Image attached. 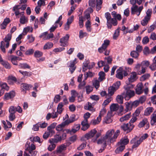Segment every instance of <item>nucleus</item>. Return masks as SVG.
Masks as SVG:
<instances>
[{
	"label": "nucleus",
	"instance_id": "nucleus-62",
	"mask_svg": "<svg viewBox=\"0 0 156 156\" xmlns=\"http://www.w3.org/2000/svg\"><path fill=\"white\" fill-rule=\"evenodd\" d=\"M120 84L121 83L120 81H117L115 83H114L112 86V87H113V88L116 90L119 88V86L120 85Z\"/></svg>",
	"mask_w": 156,
	"mask_h": 156
},
{
	"label": "nucleus",
	"instance_id": "nucleus-49",
	"mask_svg": "<svg viewBox=\"0 0 156 156\" xmlns=\"http://www.w3.org/2000/svg\"><path fill=\"white\" fill-rule=\"evenodd\" d=\"M119 34V28H117L115 31V32L113 35V38L114 39H116L118 37Z\"/></svg>",
	"mask_w": 156,
	"mask_h": 156
},
{
	"label": "nucleus",
	"instance_id": "nucleus-22",
	"mask_svg": "<svg viewBox=\"0 0 156 156\" xmlns=\"http://www.w3.org/2000/svg\"><path fill=\"white\" fill-rule=\"evenodd\" d=\"M84 108L87 110L92 111V112L95 111V109L92 105L91 103L89 102H88L86 105L84 106Z\"/></svg>",
	"mask_w": 156,
	"mask_h": 156
},
{
	"label": "nucleus",
	"instance_id": "nucleus-39",
	"mask_svg": "<svg viewBox=\"0 0 156 156\" xmlns=\"http://www.w3.org/2000/svg\"><path fill=\"white\" fill-rule=\"evenodd\" d=\"M139 53L137 51H133L130 52V56L133 58H137L139 55Z\"/></svg>",
	"mask_w": 156,
	"mask_h": 156
},
{
	"label": "nucleus",
	"instance_id": "nucleus-56",
	"mask_svg": "<svg viewBox=\"0 0 156 156\" xmlns=\"http://www.w3.org/2000/svg\"><path fill=\"white\" fill-rule=\"evenodd\" d=\"M42 55V52L39 51H36L34 53V56L36 58L40 57Z\"/></svg>",
	"mask_w": 156,
	"mask_h": 156
},
{
	"label": "nucleus",
	"instance_id": "nucleus-30",
	"mask_svg": "<svg viewBox=\"0 0 156 156\" xmlns=\"http://www.w3.org/2000/svg\"><path fill=\"white\" fill-rule=\"evenodd\" d=\"M21 87L23 88V90H29L32 87V86L26 83H23L21 84Z\"/></svg>",
	"mask_w": 156,
	"mask_h": 156
},
{
	"label": "nucleus",
	"instance_id": "nucleus-24",
	"mask_svg": "<svg viewBox=\"0 0 156 156\" xmlns=\"http://www.w3.org/2000/svg\"><path fill=\"white\" fill-rule=\"evenodd\" d=\"M151 124L154 125L156 124V110L154 112L151 116Z\"/></svg>",
	"mask_w": 156,
	"mask_h": 156
},
{
	"label": "nucleus",
	"instance_id": "nucleus-61",
	"mask_svg": "<svg viewBox=\"0 0 156 156\" xmlns=\"http://www.w3.org/2000/svg\"><path fill=\"white\" fill-rule=\"evenodd\" d=\"M1 64L7 69H9L11 68V66L7 62L4 61Z\"/></svg>",
	"mask_w": 156,
	"mask_h": 156
},
{
	"label": "nucleus",
	"instance_id": "nucleus-23",
	"mask_svg": "<svg viewBox=\"0 0 156 156\" xmlns=\"http://www.w3.org/2000/svg\"><path fill=\"white\" fill-rule=\"evenodd\" d=\"M121 71L124 76H127L128 73L131 72V69L129 68L125 67L124 69L122 67Z\"/></svg>",
	"mask_w": 156,
	"mask_h": 156
},
{
	"label": "nucleus",
	"instance_id": "nucleus-1",
	"mask_svg": "<svg viewBox=\"0 0 156 156\" xmlns=\"http://www.w3.org/2000/svg\"><path fill=\"white\" fill-rule=\"evenodd\" d=\"M120 131L119 130H117L115 132L113 129H112L108 131L104 136L107 140H110V142H112L115 141Z\"/></svg>",
	"mask_w": 156,
	"mask_h": 156
},
{
	"label": "nucleus",
	"instance_id": "nucleus-27",
	"mask_svg": "<svg viewBox=\"0 0 156 156\" xmlns=\"http://www.w3.org/2000/svg\"><path fill=\"white\" fill-rule=\"evenodd\" d=\"M100 81L97 79V78L94 79L92 81L93 85L97 89L100 87Z\"/></svg>",
	"mask_w": 156,
	"mask_h": 156
},
{
	"label": "nucleus",
	"instance_id": "nucleus-38",
	"mask_svg": "<svg viewBox=\"0 0 156 156\" xmlns=\"http://www.w3.org/2000/svg\"><path fill=\"white\" fill-rule=\"evenodd\" d=\"M150 75L149 73H146L142 75L140 77V80L141 81H144L148 79L150 77Z\"/></svg>",
	"mask_w": 156,
	"mask_h": 156
},
{
	"label": "nucleus",
	"instance_id": "nucleus-25",
	"mask_svg": "<svg viewBox=\"0 0 156 156\" xmlns=\"http://www.w3.org/2000/svg\"><path fill=\"white\" fill-rule=\"evenodd\" d=\"M131 117V113L129 112L128 114L125 115L123 117H121L119 120L121 122H123L124 121L128 120Z\"/></svg>",
	"mask_w": 156,
	"mask_h": 156
},
{
	"label": "nucleus",
	"instance_id": "nucleus-59",
	"mask_svg": "<svg viewBox=\"0 0 156 156\" xmlns=\"http://www.w3.org/2000/svg\"><path fill=\"white\" fill-rule=\"evenodd\" d=\"M85 26L87 30L89 32H90L91 31V28H90V22L89 20H88L86 22Z\"/></svg>",
	"mask_w": 156,
	"mask_h": 156
},
{
	"label": "nucleus",
	"instance_id": "nucleus-9",
	"mask_svg": "<svg viewBox=\"0 0 156 156\" xmlns=\"http://www.w3.org/2000/svg\"><path fill=\"white\" fill-rule=\"evenodd\" d=\"M144 87L142 83H139L136 86L135 88L136 93L137 94H140L143 92Z\"/></svg>",
	"mask_w": 156,
	"mask_h": 156
},
{
	"label": "nucleus",
	"instance_id": "nucleus-29",
	"mask_svg": "<svg viewBox=\"0 0 156 156\" xmlns=\"http://www.w3.org/2000/svg\"><path fill=\"white\" fill-rule=\"evenodd\" d=\"M63 106L62 103L60 102L58 105L57 107V112L59 114H61L63 110Z\"/></svg>",
	"mask_w": 156,
	"mask_h": 156
},
{
	"label": "nucleus",
	"instance_id": "nucleus-55",
	"mask_svg": "<svg viewBox=\"0 0 156 156\" xmlns=\"http://www.w3.org/2000/svg\"><path fill=\"white\" fill-rule=\"evenodd\" d=\"M110 44V41L108 40H106L104 41V43L102 44V46L103 47L106 49L108 46Z\"/></svg>",
	"mask_w": 156,
	"mask_h": 156
},
{
	"label": "nucleus",
	"instance_id": "nucleus-17",
	"mask_svg": "<svg viewBox=\"0 0 156 156\" xmlns=\"http://www.w3.org/2000/svg\"><path fill=\"white\" fill-rule=\"evenodd\" d=\"M136 74L135 72H132L130 74V77L128 78L129 83H132L136 80Z\"/></svg>",
	"mask_w": 156,
	"mask_h": 156
},
{
	"label": "nucleus",
	"instance_id": "nucleus-52",
	"mask_svg": "<svg viewBox=\"0 0 156 156\" xmlns=\"http://www.w3.org/2000/svg\"><path fill=\"white\" fill-rule=\"evenodd\" d=\"M16 107L11 106L9 108V112L10 113L15 114L16 112Z\"/></svg>",
	"mask_w": 156,
	"mask_h": 156
},
{
	"label": "nucleus",
	"instance_id": "nucleus-3",
	"mask_svg": "<svg viewBox=\"0 0 156 156\" xmlns=\"http://www.w3.org/2000/svg\"><path fill=\"white\" fill-rule=\"evenodd\" d=\"M105 16L107 20V25L108 29H111L112 24L114 26L117 24V22L115 18H112L111 15L109 12H107L105 13Z\"/></svg>",
	"mask_w": 156,
	"mask_h": 156
},
{
	"label": "nucleus",
	"instance_id": "nucleus-63",
	"mask_svg": "<svg viewBox=\"0 0 156 156\" xmlns=\"http://www.w3.org/2000/svg\"><path fill=\"white\" fill-rule=\"evenodd\" d=\"M86 144L87 143L86 142L82 143L77 147V150L80 151L86 147Z\"/></svg>",
	"mask_w": 156,
	"mask_h": 156
},
{
	"label": "nucleus",
	"instance_id": "nucleus-10",
	"mask_svg": "<svg viewBox=\"0 0 156 156\" xmlns=\"http://www.w3.org/2000/svg\"><path fill=\"white\" fill-rule=\"evenodd\" d=\"M142 142V138H140L139 140H137L136 138H134L130 141L132 144H133L132 147L133 148L137 147Z\"/></svg>",
	"mask_w": 156,
	"mask_h": 156
},
{
	"label": "nucleus",
	"instance_id": "nucleus-42",
	"mask_svg": "<svg viewBox=\"0 0 156 156\" xmlns=\"http://www.w3.org/2000/svg\"><path fill=\"white\" fill-rule=\"evenodd\" d=\"M76 119L75 118V115H72L70 117L69 120H66L65 121L67 122H66L67 123V124L68 125L69 123H72L75 121Z\"/></svg>",
	"mask_w": 156,
	"mask_h": 156
},
{
	"label": "nucleus",
	"instance_id": "nucleus-40",
	"mask_svg": "<svg viewBox=\"0 0 156 156\" xmlns=\"http://www.w3.org/2000/svg\"><path fill=\"white\" fill-rule=\"evenodd\" d=\"M101 120V118L100 116H98L97 119L92 120L91 121V123L93 125H95L98 124Z\"/></svg>",
	"mask_w": 156,
	"mask_h": 156
},
{
	"label": "nucleus",
	"instance_id": "nucleus-26",
	"mask_svg": "<svg viewBox=\"0 0 156 156\" xmlns=\"http://www.w3.org/2000/svg\"><path fill=\"white\" fill-rule=\"evenodd\" d=\"M122 70V67L119 68L116 71L117 74H116V77L120 79H122L123 77V75L121 71Z\"/></svg>",
	"mask_w": 156,
	"mask_h": 156
},
{
	"label": "nucleus",
	"instance_id": "nucleus-44",
	"mask_svg": "<svg viewBox=\"0 0 156 156\" xmlns=\"http://www.w3.org/2000/svg\"><path fill=\"white\" fill-rule=\"evenodd\" d=\"M141 67L147 68L150 65V62L148 61H144L141 62Z\"/></svg>",
	"mask_w": 156,
	"mask_h": 156
},
{
	"label": "nucleus",
	"instance_id": "nucleus-53",
	"mask_svg": "<svg viewBox=\"0 0 156 156\" xmlns=\"http://www.w3.org/2000/svg\"><path fill=\"white\" fill-rule=\"evenodd\" d=\"M19 66L20 68L22 69H30V66L26 63H20L19 65Z\"/></svg>",
	"mask_w": 156,
	"mask_h": 156
},
{
	"label": "nucleus",
	"instance_id": "nucleus-45",
	"mask_svg": "<svg viewBox=\"0 0 156 156\" xmlns=\"http://www.w3.org/2000/svg\"><path fill=\"white\" fill-rule=\"evenodd\" d=\"M123 97L121 95H118L116 98V100L119 103L122 104L123 103Z\"/></svg>",
	"mask_w": 156,
	"mask_h": 156
},
{
	"label": "nucleus",
	"instance_id": "nucleus-19",
	"mask_svg": "<svg viewBox=\"0 0 156 156\" xmlns=\"http://www.w3.org/2000/svg\"><path fill=\"white\" fill-rule=\"evenodd\" d=\"M65 121L62 122L61 124L58 125L56 127V130L58 131H62L64 130L63 129L65 126L68 125L67 123Z\"/></svg>",
	"mask_w": 156,
	"mask_h": 156
},
{
	"label": "nucleus",
	"instance_id": "nucleus-46",
	"mask_svg": "<svg viewBox=\"0 0 156 156\" xmlns=\"http://www.w3.org/2000/svg\"><path fill=\"white\" fill-rule=\"evenodd\" d=\"M53 46V43L48 42L43 47L44 49H47L51 48Z\"/></svg>",
	"mask_w": 156,
	"mask_h": 156
},
{
	"label": "nucleus",
	"instance_id": "nucleus-33",
	"mask_svg": "<svg viewBox=\"0 0 156 156\" xmlns=\"http://www.w3.org/2000/svg\"><path fill=\"white\" fill-rule=\"evenodd\" d=\"M110 108L112 111H117L119 108V105L118 104H113L110 106Z\"/></svg>",
	"mask_w": 156,
	"mask_h": 156
},
{
	"label": "nucleus",
	"instance_id": "nucleus-60",
	"mask_svg": "<svg viewBox=\"0 0 156 156\" xmlns=\"http://www.w3.org/2000/svg\"><path fill=\"white\" fill-rule=\"evenodd\" d=\"M0 87H1L2 89H5L6 90L9 89V87L7 86V84L5 83H0Z\"/></svg>",
	"mask_w": 156,
	"mask_h": 156
},
{
	"label": "nucleus",
	"instance_id": "nucleus-12",
	"mask_svg": "<svg viewBox=\"0 0 156 156\" xmlns=\"http://www.w3.org/2000/svg\"><path fill=\"white\" fill-rule=\"evenodd\" d=\"M28 21V19L27 17L24 15V12H22L20 13V22L21 24H25L27 23Z\"/></svg>",
	"mask_w": 156,
	"mask_h": 156
},
{
	"label": "nucleus",
	"instance_id": "nucleus-6",
	"mask_svg": "<svg viewBox=\"0 0 156 156\" xmlns=\"http://www.w3.org/2000/svg\"><path fill=\"white\" fill-rule=\"evenodd\" d=\"M96 133L97 131L95 129H92L88 133L86 134L84 136L81 138V140L82 141L88 140L93 137Z\"/></svg>",
	"mask_w": 156,
	"mask_h": 156
},
{
	"label": "nucleus",
	"instance_id": "nucleus-8",
	"mask_svg": "<svg viewBox=\"0 0 156 156\" xmlns=\"http://www.w3.org/2000/svg\"><path fill=\"white\" fill-rule=\"evenodd\" d=\"M69 38V34H67L65 36L60 39L59 42L60 45L63 47L66 46L68 45V41Z\"/></svg>",
	"mask_w": 156,
	"mask_h": 156
},
{
	"label": "nucleus",
	"instance_id": "nucleus-51",
	"mask_svg": "<svg viewBox=\"0 0 156 156\" xmlns=\"http://www.w3.org/2000/svg\"><path fill=\"white\" fill-rule=\"evenodd\" d=\"M30 140L32 141L37 142L39 143H41L42 142L41 141L40 137L38 136L34 137L33 138L30 137Z\"/></svg>",
	"mask_w": 156,
	"mask_h": 156
},
{
	"label": "nucleus",
	"instance_id": "nucleus-20",
	"mask_svg": "<svg viewBox=\"0 0 156 156\" xmlns=\"http://www.w3.org/2000/svg\"><path fill=\"white\" fill-rule=\"evenodd\" d=\"M15 95V93L12 91L9 93H6L5 94L4 99L5 100H8L13 98Z\"/></svg>",
	"mask_w": 156,
	"mask_h": 156
},
{
	"label": "nucleus",
	"instance_id": "nucleus-64",
	"mask_svg": "<svg viewBox=\"0 0 156 156\" xmlns=\"http://www.w3.org/2000/svg\"><path fill=\"white\" fill-rule=\"evenodd\" d=\"M48 147V150L50 151H51L55 149L56 147V145L55 144L51 143Z\"/></svg>",
	"mask_w": 156,
	"mask_h": 156
},
{
	"label": "nucleus",
	"instance_id": "nucleus-35",
	"mask_svg": "<svg viewBox=\"0 0 156 156\" xmlns=\"http://www.w3.org/2000/svg\"><path fill=\"white\" fill-rule=\"evenodd\" d=\"M126 105L125 110L126 112L132 109V103H129V102H126L125 103Z\"/></svg>",
	"mask_w": 156,
	"mask_h": 156
},
{
	"label": "nucleus",
	"instance_id": "nucleus-48",
	"mask_svg": "<svg viewBox=\"0 0 156 156\" xmlns=\"http://www.w3.org/2000/svg\"><path fill=\"white\" fill-rule=\"evenodd\" d=\"M149 68L152 71L156 70V62L153 60V63L150 66Z\"/></svg>",
	"mask_w": 156,
	"mask_h": 156
},
{
	"label": "nucleus",
	"instance_id": "nucleus-14",
	"mask_svg": "<svg viewBox=\"0 0 156 156\" xmlns=\"http://www.w3.org/2000/svg\"><path fill=\"white\" fill-rule=\"evenodd\" d=\"M54 35L52 33H50L47 34V32L44 33L41 35L40 36V38H43L44 40H46L50 39V38H52L53 37Z\"/></svg>",
	"mask_w": 156,
	"mask_h": 156
},
{
	"label": "nucleus",
	"instance_id": "nucleus-11",
	"mask_svg": "<svg viewBox=\"0 0 156 156\" xmlns=\"http://www.w3.org/2000/svg\"><path fill=\"white\" fill-rule=\"evenodd\" d=\"M18 58V57L13 55H8L7 56V59L11 61L13 65L16 66L18 65L17 61Z\"/></svg>",
	"mask_w": 156,
	"mask_h": 156
},
{
	"label": "nucleus",
	"instance_id": "nucleus-41",
	"mask_svg": "<svg viewBox=\"0 0 156 156\" xmlns=\"http://www.w3.org/2000/svg\"><path fill=\"white\" fill-rule=\"evenodd\" d=\"M129 142V140L126 138V139H122L121 140L120 142H119L118 144H120L121 145H125L126 144H127Z\"/></svg>",
	"mask_w": 156,
	"mask_h": 156
},
{
	"label": "nucleus",
	"instance_id": "nucleus-57",
	"mask_svg": "<svg viewBox=\"0 0 156 156\" xmlns=\"http://www.w3.org/2000/svg\"><path fill=\"white\" fill-rule=\"evenodd\" d=\"M66 132H67L68 133H69L70 134H72L73 133H76L77 130L76 129H75L73 127L72 129L71 130H70L69 129H66L65 130Z\"/></svg>",
	"mask_w": 156,
	"mask_h": 156
},
{
	"label": "nucleus",
	"instance_id": "nucleus-58",
	"mask_svg": "<svg viewBox=\"0 0 156 156\" xmlns=\"http://www.w3.org/2000/svg\"><path fill=\"white\" fill-rule=\"evenodd\" d=\"M60 141V137H59V138H58V139H57V138H53L50 140L49 142L50 143L54 144L55 143H58L59 141Z\"/></svg>",
	"mask_w": 156,
	"mask_h": 156
},
{
	"label": "nucleus",
	"instance_id": "nucleus-13",
	"mask_svg": "<svg viewBox=\"0 0 156 156\" xmlns=\"http://www.w3.org/2000/svg\"><path fill=\"white\" fill-rule=\"evenodd\" d=\"M107 140L105 139V136L101 137L97 141V143L98 144H101L103 147H105L106 146V142Z\"/></svg>",
	"mask_w": 156,
	"mask_h": 156
},
{
	"label": "nucleus",
	"instance_id": "nucleus-50",
	"mask_svg": "<svg viewBox=\"0 0 156 156\" xmlns=\"http://www.w3.org/2000/svg\"><path fill=\"white\" fill-rule=\"evenodd\" d=\"M36 149V147L35 145L33 144H31L30 146H29L27 147L25 149L26 151H30L34 150Z\"/></svg>",
	"mask_w": 156,
	"mask_h": 156
},
{
	"label": "nucleus",
	"instance_id": "nucleus-37",
	"mask_svg": "<svg viewBox=\"0 0 156 156\" xmlns=\"http://www.w3.org/2000/svg\"><path fill=\"white\" fill-rule=\"evenodd\" d=\"M131 13L132 14H134L135 12H138V11L139 8L137 5H134L133 6L131 7Z\"/></svg>",
	"mask_w": 156,
	"mask_h": 156
},
{
	"label": "nucleus",
	"instance_id": "nucleus-36",
	"mask_svg": "<svg viewBox=\"0 0 156 156\" xmlns=\"http://www.w3.org/2000/svg\"><path fill=\"white\" fill-rule=\"evenodd\" d=\"M125 146L124 145H121L117 147L115 150V152L116 154H119L122 152L124 149Z\"/></svg>",
	"mask_w": 156,
	"mask_h": 156
},
{
	"label": "nucleus",
	"instance_id": "nucleus-2",
	"mask_svg": "<svg viewBox=\"0 0 156 156\" xmlns=\"http://www.w3.org/2000/svg\"><path fill=\"white\" fill-rule=\"evenodd\" d=\"M12 36V34H8L4 39L3 41H2L1 42L0 47L4 53L5 52L4 47L5 46L6 48H8L9 46V42L11 39Z\"/></svg>",
	"mask_w": 156,
	"mask_h": 156
},
{
	"label": "nucleus",
	"instance_id": "nucleus-7",
	"mask_svg": "<svg viewBox=\"0 0 156 156\" xmlns=\"http://www.w3.org/2000/svg\"><path fill=\"white\" fill-rule=\"evenodd\" d=\"M134 126V125H132L128 123L123 124L121 126V128L125 131H127V132L128 133L133 129Z\"/></svg>",
	"mask_w": 156,
	"mask_h": 156
},
{
	"label": "nucleus",
	"instance_id": "nucleus-16",
	"mask_svg": "<svg viewBox=\"0 0 156 156\" xmlns=\"http://www.w3.org/2000/svg\"><path fill=\"white\" fill-rule=\"evenodd\" d=\"M82 127L81 129L85 131L89 127V125L88 123L87 120L84 119L81 123Z\"/></svg>",
	"mask_w": 156,
	"mask_h": 156
},
{
	"label": "nucleus",
	"instance_id": "nucleus-28",
	"mask_svg": "<svg viewBox=\"0 0 156 156\" xmlns=\"http://www.w3.org/2000/svg\"><path fill=\"white\" fill-rule=\"evenodd\" d=\"M116 90L113 88V87L111 86L108 88V95L109 96H111L114 93Z\"/></svg>",
	"mask_w": 156,
	"mask_h": 156
},
{
	"label": "nucleus",
	"instance_id": "nucleus-31",
	"mask_svg": "<svg viewBox=\"0 0 156 156\" xmlns=\"http://www.w3.org/2000/svg\"><path fill=\"white\" fill-rule=\"evenodd\" d=\"M99 77L98 78V80L100 81H101L105 79V74L103 71H101L99 73Z\"/></svg>",
	"mask_w": 156,
	"mask_h": 156
},
{
	"label": "nucleus",
	"instance_id": "nucleus-34",
	"mask_svg": "<svg viewBox=\"0 0 156 156\" xmlns=\"http://www.w3.org/2000/svg\"><path fill=\"white\" fill-rule=\"evenodd\" d=\"M85 88L86 89V93L87 94H89L91 92L93 89V87L90 85H87L86 86Z\"/></svg>",
	"mask_w": 156,
	"mask_h": 156
},
{
	"label": "nucleus",
	"instance_id": "nucleus-21",
	"mask_svg": "<svg viewBox=\"0 0 156 156\" xmlns=\"http://www.w3.org/2000/svg\"><path fill=\"white\" fill-rule=\"evenodd\" d=\"M76 61V59H75V60L73 61H71L69 62L70 64L69 66L70 67L69 68V70L71 73H72L75 70L76 67L74 66L75 65V61Z\"/></svg>",
	"mask_w": 156,
	"mask_h": 156
},
{
	"label": "nucleus",
	"instance_id": "nucleus-15",
	"mask_svg": "<svg viewBox=\"0 0 156 156\" xmlns=\"http://www.w3.org/2000/svg\"><path fill=\"white\" fill-rule=\"evenodd\" d=\"M67 146L63 144L58 147L56 150V153L57 154L61 153L62 151H65L66 148Z\"/></svg>",
	"mask_w": 156,
	"mask_h": 156
},
{
	"label": "nucleus",
	"instance_id": "nucleus-18",
	"mask_svg": "<svg viewBox=\"0 0 156 156\" xmlns=\"http://www.w3.org/2000/svg\"><path fill=\"white\" fill-rule=\"evenodd\" d=\"M145 124L147 125V128L149 127V123L146 118H144L141 121L138 125V127L140 128H141L143 127Z\"/></svg>",
	"mask_w": 156,
	"mask_h": 156
},
{
	"label": "nucleus",
	"instance_id": "nucleus-5",
	"mask_svg": "<svg viewBox=\"0 0 156 156\" xmlns=\"http://www.w3.org/2000/svg\"><path fill=\"white\" fill-rule=\"evenodd\" d=\"M152 13L151 9H149L147 10L146 12V15L144 17V19L141 21V24L143 26H145L147 24L151 18Z\"/></svg>",
	"mask_w": 156,
	"mask_h": 156
},
{
	"label": "nucleus",
	"instance_id": "nucleus-4",
	"mask_svg": "<svg viewBox=\"0 0 156 156\" xmlns=\"http://www.w3.org/2000/svg\"><path fill=\"white\" fill-rule=\"evenodd\" d=\"M125 91L122 94L123 96L125 97L126 100H128L135 95V92L131 90L128 87H124Z\"/></svg>",
	"mask_w": 156,
	"mask_h": 156
},
{
	"label": "nucleus",
	"instance_id": "nucleus-43",
	"mask_svg": "<svg viewBox=\"0 0 156 156\" xmlns=\"http://www.w3.org/2000/svg\"><path fill=\"white\" fill-rule=\"evenodd\" d=\"M112 100V98L111 97H110L107 98L106 100H105L103 103L102 104V106L105 107Z\"/></svg>",
	"mask_w": 156,
	"mask_h": 156
},
{
	"label": "nucleus",
	"instance_id": "nucleus-47",
	"mask_svg": "<svg viewBox=\"0 0 156 156\" xmlns=\"http://www.w3.org/2000/svg\"><path fill=\"white\" fill-rule=\"evenodd\" d=\"M32 31L33 28L31 27H27L24 29L23 32L25 34H26L28 32H32Z\"/></svg>",
	"mask_w": 156,
	"mask_h": 156
},
{
	"label": "nucleus",
	"instance_id": "nucleus-54",
	"mask_svg": "<svg viewBox=\"0 0 156 156\" xmlns=\"http://www.w3.org/2000/svg\"><path fill=\"white\" fill-rule=\"evenodd\" d=\"M94 73L91 72H86L85 74V80H86L88 77H91L94 76Z\"/></svg>",
	"mask_w": 156,
	"mask_h": 156
},
{
	"label": "nucleus",
	"instance_id": "nucleus-32",
	"mask_svg": "<svg viewBox=\"0 0 156 156\" xmlns=\"http://www.w3.org/2000/svg\"><path fill=\"white\" fill-rule=\"evenodd\" d=\"M153 109L152 107H150L147 108L145 111L144 115L147 116L149 115L152 112Z\"/></svg>",
	"mask_w": 156,
	"mask_h": 156
}]
</instances>
